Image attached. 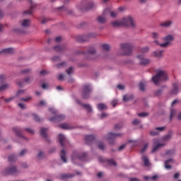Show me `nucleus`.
<instances>
[{"mask_svg":"<svg viewBox=\"0 0 181 181\" xmlns=\"http://www.w3.org/2000/svg\"><path fill=\"white\" fill-rule=\"evenodd\" d=\"M134 99V95H126L123 97V101H131V100Z\"/></svg>","mask_w":181,"mask_h":181,"instance_id":"18","label":"nucleus"},{"mask_svg":"<svg viewBox=\"0 0 181 181\" xmlns=\"http://www.w3.org/2000/svg\"><path fill=\"white\" fill-rule=\"evenodd\" d=\"M97 108L99 111H104L105 110H107V107L105 103H99L97 105Z\"/></svg>","mask_w":181,"mask_h":181,"instance_id":"14","label":"nucleus"},{"mask_svg":"<svg viewBox=\"0 0 181 181\" xmlns=\"http://www.w3.org/2000/svg\"><path fill=\"white\" fill-rule=\"evenodd\" d=\"M69 0H64V4H67V2H69Z\"/></svg>","mask_w":181,"mask_h":181,"instance_id":"58","label":"nucleus"},{"mask_svg":"<svg viewBox=\"0 0 181 181\" xmlns=\"http://www.w3.org/2000/svg\"><path fill=\"white\" fill-rule=\"evenodd\" d=\"M3 29H4V26H3L1 24H0V32H1Z\"/></svg>","mask_w":181,"mask_h":181,"instance_id":"52","label":"nucleus"},{"mask_svg":"<svg viewBox=\"0 0 181 181\" xmlns=\"http://www.w3.org/2000/svg\"><path fill=\"white\" fill-rule=\"evenodd\" d=\"M103 14H104V15H107V10H104Z\"/></svg>","mask_w":181,"mask_h":181,"instance_id":"57","label":"nucleus"},{"mask_svg":"<svg viewBox=\"0 0 181 181\" xmlns=\"http://www.w3.org/2000/svg\"><path fill=\"white\" fill-rule=\"evenodd\" d=\"M172 23H173V22H172V21H164V22L161 23L160 24V26H162V28H169V26H170V25H172Z\"/></svg>","mask_w":181,"mask_h":181,"instance_id":"13","label":"nucleus"},{"mask_svg":"<svg viewBox=\"0 0 181 181\" xmlns=\"http://www.w3.org/2000/svg\"><path fill=\"white\" fill-rule=\"evenodd\" d=\"M62 40V37H57L55 38V42H57V43L60 42Z\"/></svg>","mask_w":181,"mask_h":181,"instance_id":"43","label":"nucleus"},{"mask_svg":"<svg viewBox=\"0 0 181 181\" xmlns=\"http://www.w3.org/2000/svg\"><path fill=\"white\" fill-rule=\"evenodd\" d=\"M95 5L93 2H88L87 0H83L78 7V10L81 11L82 12H86V11H88V9H93Z\"/></svg>","mask_w":181,"mask_h":181,"instance_id":"5","label":"nucleus"},{"mask_svg":"<svg viewBox=\"0 0 181 181\" xmlns=\"http://www.w3.org/2000/svg\"><path fill=\"white\" fill-rule=\"evenodd\" d=\"M21 26L23 28H29L30 26V20L25 19L21 21Z\"/></svg>","mask_w":181,"mask_h":181,"instance_id":"11","label":"nucleus"},{"mask_svg":"<svg viewBox=\"0 0 181 181\" xmlns=\"http://www.w3.org/2000/svg\"><path fill=\"white\" fill-rule=\"evenodd\" d=\"M73 70H74V68H73V66L69 67V69H66L67 74L70 76L71 73H73Z\"/></svg>","mask_w":181,"mask_h":181,"instance_id":"29","label":"nucleus"},{"mask_svg":"<svg viewBox=\"0 0 181 181\" xmlns=\"http://www.w3.org/2000/svg\"><path fill=\"white\" fill-rule=\"evenodd\" d=\"M13 48H6L0 52V53H4L7 54H11V53H13Z\"/></svg>","mask_w":181,"mask_h":181,"instance_id":"15","label":"nucleus"},{"mask_svg":"<svg viewBox=\"0 0 181 181\" xmlns=\"http://www.w3.org/2000/svg\"><path fill=\"white\" fill-rule=\"evenodd\" d=\"M168 80V72L165 71H159L156 75L152 77V81L156 86L159 84V81H166Z\"/></svg>","mask_w":181,"mask_h":181,"instance_id":"2","label":"nucleus"},{"mask_svg":"<svg viewBox=\"0 0 181 181\" xmlns=\"http://www.w3.org/2000/svg\"><path fill=\"white\" fill-rule=\"evenodd\" d=\"M146 1H148V0H140V1H141L142 4L146 2Z\"/></svg>","mask_w":181,"mask_h":181,"instance_id":"56","label":"nucleus"},{"mask_svg":"<svg viewBox=\"0 0 181 181\" xmlns=\"http://www.w3.org/2000/svg\"><path fill=\"white\" fill-rule=\"evenodd\" d=\"M110 0H103V4H107V2H109Z\"/></svg>","mask_w":181,"mask_h":181,"instance_id":"55","label":"nucleus"},{"mask_svg":"<svg viewBox=\"0 0 181 181\" xmlns=\"http://www.w3.org/2000/svg\"><path fill=\"white\" fill-rule=\"evenodd\" d=\"M30 72H31L30 69H25L21 71V73H23V74H29Z\"/></svg>","mask_w":181,"mask_h":181,"instance_id":"33","label":"nucleus"},{"mask_svg":"<svg viewBox=\"0 0 181 181\" xmlns=\"http://www.w3.org/2000/svg\"><path fill=\"white\" fill-rule=\"evenodd\" d=\"M2 1H4V0H0V2H2Z\"/></svg>","mask_w":181,"mask_h":181,"instance_id":"63","label":"nucleus"},{"mask_svg":"<svg viewBox=\"0 0 181 181\" xmlns=\"http://www.w3.org/2000/svg\"><path fill=\"white\" fill-rule=\"evenodd\" d=\"M112 25L114 26V28H118L119 26H130L133 29L136 28L135 20H134V18L131 16L125 17L122 21H112Z\"/></svg>","mask_w":181,"mask_h":181,"instance_id":"1","label":"nucleus"},{"mask_svg":"<svg viewBox=\"0 0 181 181\" xmlns=\"http://www.w3.org/2000/svg\"><path fill=\"white\" fill-rule=\"evenodd\" d=\"M18 86L20 87H23V83L22 82H17Z\"/></svg>","mask_w":181,"mask_h":181,"instance_id":"45","label":"nucleus"},{"mask_svg":"<svg viewBox=\"0 0 181 181\" xmlns=\"http://www.w3.org/2000/svg\"><path fill=\"white\" fill-rule=\"evenodd\" d=\"M177 100H175L174 101H173L172 105H175V104H177Z\"/></svg>","mask_w":181,"mask_h":181,"instance_id":"48","label":"nucleus"},{"mask_svg":"<svg viewBox=\"0 0 181 181\" xmlns=\"http://www.w3.org/2000/svg\"><path fill=\"white\" fill-rule=\"evenodd\" d=\"M120 47L122 52L121 54L124 56H129V54H132V49H134V46L132 45V44L123 43L121 44Z\"/></svg>","mask_w":181,"mask_h":181,"instance_id":"3","label":"nucleus"},{"mask_svg":"<svg viewBox=\"0 0 181 181\" xmlns=\"http://www.w3.org/2000/svg\"><path fill=\"white\" fill-rule=\"evenodd\" d=\"M40 76H46V74H47V71H46L45 70H42L40 72Z\"/></svg>","mask_w":181,"mask_h":181,"instance_id":"36","label":"nucleus"},{"mask_svg":"<svg viewBox=\"0 0 181 181\" xmlns=\"http://www.w3.org/2000/svg\"><path fill=\"white\" fill-rule=\"evenodd\" d=\"M117 88L119 90H124V88H125V86L124 85H117Z\"/></svg>","mask_w":181,"mask_h":181,"instance_id":"40","label":"nucleus"},{"mask_svg":"<svg viewBox=\"0 0 181 181\" xmlns=\"http://www.w3.org/2000/svg\"><path fill=\"white\" fill-rule=\"evenodd\" d=\"M63 88H61V86H57V90H62Z\"/></svg>","mask_w":181,"mask_h":181,"instance_id":"54","label":"nucleus"},{"mask_svg":"<svg viewBox=\"0 0 181 181\" xmlns=\"http://www.w3.org/2000/svg\"><path fill=\"white\" fill-rule=\"evenodd\" d=\"M137 59L140 60V64H142V66H146V64H149V59H145L144 55H137Z\"/></svg>","mask_w":181,"mask_h":181,"instance_id":"10","label":"nucleus"},{"mask_svg":"<svg viewBox=\"0 0 181 181\" xmlns=\"http://www.w3.org/2000/svg\"><path fill=\"white\" fill-rule=\"evenodd\" d=\"M63 8H64V6H61L57 8L58 11H60V9H63Z\"/></svg>","mask_w":181,"mask_h":181,"instance_id":"53","label":"nucleus"},{"mask_svg":"<svg viewBox=\"0 0 181 181\" xmlns=\"http://www.w3.org/2000/svg\"><path fill=\"white\" fill-rule=\"evenodd\" d=\"M175 37L172 35H168L163 38L164 43L160 44L158 40H155L154 43L157 45H160L161 47H168L170 45V43L173 42Z\"/></svg>","mask_w":181,"mask_h":181,"instance_id":"4","label":"nucleus"},{"mask_svg":"<svg viewBox=\"0 0 181 181\" xmlns=\"http://www.w3.org/2000/svg\"><path fill=\"white\" fill-rule=\"evenodd\" d=\"M97 19L99 23H105L107 22V18L104 16H100Z\"/></svg>","mask_w":181,"mask_h":181,"instance_id":"17","label":"nucleus"},{"mask_svg":"<svg viewBox=\"0 0 181 181\" xmlns=\"http://www.w3.org/2000/svg\"><path fill=\"white\" fill-rule=\"evenodd\" d=\"M173 88L171 91V94H177L179 93V85L177 83H173Z\"/></svg>","mask_w":181,"mask_h":181,"instance_id":"12","label":"nucleus"},{"mask_svg":"<svg viewBox=\"0 0 181 181\" xmlns=\"http://www.w3.org/2000/svg\"><path fill=\"white\" fill-rule=\"evenodd\" d=\"M117 104H118V100L114 99V100L112 101V107H115V106L117 105Z\"/></svg>","mask_w":181,"mask_h":181,"instance_id":"32","label":"nucleus"},{"mask_svg":"<svg viewBox=\"0 0 181 181\" xmlns=\"http://www.w3.org/2000/svg\"><path fill=\"white\" fill-rule=\"evenodd\" d=\"M7 88H9V85L4 84L0 86V91H5V90H7Z\"/></svg>","mask_w":181,"mask_h":181,"instance_id":"23","label":"nucleus"},{"mask_svg":"<svg viewBox=\"0 0 181 181\" xmlns=\"http://www.w3.org/2000/svg\"><path fill=\"white\" fill-rule=\"evenodd\" d=\"M139 89L141 91H145V83L143 82H140L139 85Z\"/></svg>","mask_w":181,"mask_h":181,"instance_id":"27","label":"nucleus"},{"mask_svg":"<svg viewBox=\"0 0 181 181\" xmlns=\"http://www.w3.org/2000/svg\"><path fill=\"white\" fill-rule=\"evenodd\" d=\"M23 93H25V90H20L17 92V95L19 96L21 95V94H23Z\"/></svg>","mask_w":181,"mask_h":181,"instance_id":"44","label":"nucleus"},{"mask_svg":"<svg viewBox=\"0 0 181 181\" xmlns=\"http://www.w3.org/2000/svg\"><path fill=\"white\" fill-rule=\"evenodd\" d=\"M154 54L156 57H162V55L163 54V50L156 51L154 52Z\"/></svg>","mask_w":181,"mask_h":181,"instance_id":"20","label":"nucleus"},{"mask_svg":"<svg viewBox=\"0 0 181 181\" xmlns=\"http://www.w3.org/2000/svg\"><path fill=\"white\" fill-rule=\"evenodd\" d=\"M42 88L46 89V88H47V85H46V83H43L42 85Z\"/></svg>","mask_w":181,"mask_h":181,"instance_id":"46","label":"nucleus"},{"mask_svg":"<svg viewBox=\"0 0 181 181\" xmlns=\"http://www.w3.org/2000/svg\"><path fill=\"white\" fill-rule=\"evenodd\" d=\"M30 4H31L30 9L23 12L24 15H30L33 12V10L36 8V4L33 3L32 0H28Z\"/></svg>","mask_w":181,"mask_h":181,"instance_id":"9","label":"nucleus"},{"mask_svg":"<svg viewBox=\"0 0 181 181\" xmlns=\"http://www.w3.org/2000/svg\"><path fill=\"white\" fill-rule=\"evenodd\" d=\"M64 49H66L64 45H58L54 47L55 52H64Z\"/></svg>","mask_w":181,"mask_h":181,"instance_id":"16","label":"nucleus"},{"mask_svg":"<svg viewBox=\"0 0 181 181\" xmlns=\"http://www.w3.org/2000/svg\"><path fill=\"white\" fill-rule=\"evenodd\" d=\"M32 100L31 97H28L27 98H21V101H25V103H28V101H30Z\"/></svg>","mask_w":181,"mask_h":181,"instance_id":"31","label":"nucleus"},{"mask_svg":"<svg viewBox=\"0 0 181 181\" xmlns=\"http://www.w3.org/2000/svg\"><path fill=\"white\" fill-rule=\"evenodd\" d=\"M38 105H40V107H42L43 105H46V101H45V100L40 101V103H38Z\"/></svg>","mask_w":181,"mask_h":181,"instance_id":"34","label":"nucleus"},{"mask_svg":"<svg viewBox=\"0 0 181 181\" xmlns=\"http://www.w3.org/2000/svg\"><path fill=\"white\" fill-rule=\"evenodd\" d=\"M110 16H111L112 18H115V17L117 16V13L115 12V11L110 12Z\"/></svg>","mask_w":181,"mask_h":181,"instance_id":"38","label":"nucleus"},{"mask_svg":"<svg viewBox=\"0 0 181 181\" xmlns=\"http://www.w3.org/2000/svg\"><path fill=\"white\" fill-rule=\"evenodd\" d=\"M59 80L60 81H63V80H64V75H63V74H60L59 76Z\"/></svg>","mask_w":181,"mask_h":181,"instance_id":"39","label":"nucleus"},{"mask_svg":"<svg viewBox=\"0 0 181 181\" xmlns=\"http://www.w3.org/2000/svg\"><path fill=\"white\" fill-rule=\"evenodd\" d=\"M49 111L52 114H57L59 112V110H57V109H56L54 107H49Z\"/></svg>","mask_w":181,"mask_h":181,"instance_id":"24","label":"nucleus"},{"mask_svg":"<svg viewBox=\"0 0 181 181\" xmlns=\"http://www.w3.org/2000/svg\"><path fill=\"white\" fill-rule=\"evenodd\" d=\"M12 100H13V98H9L7 99H4L5 103H11V101H12Z\"/></svg>","mask_w":181,"mask_h":181,"instance_id":"42","label":"nucleus"},{"mask_svg":"<svg viewBox=\"0 0 181 181\" xmlns=\"http://www.w3.org/2000/svg\"><path fill=\"white\" fill-rule=\"evenodd\" d=\"M170 114H176V110H171Z\"/></svg>","mask_w":181,"mask_h":181,"instance_id":"50","label":"nucleus"},{"mask_svg":"<svg viewBox=\"0 0 181 181\" xmlns=\"http://www.w3.org/2000/svg\"><path fill=\"white\" fill-rule=\"evenodd\" d=\"M36 95H42V93L41 92H36Z\"/></svg>","mask_w":181,"mask_h":181,"instance_id":"51","label":"nucleus"},{"mask_svg":"<svg viewBox=\"0 0 181 181\" xmlns=\"http://www.w3.org/2000/svg\"><path fill=\"white\" fill-rule=\"evenodd\" d=\"M18 107H20L21 110H25L26 108V106H25V104L23 103H18Z\"/></svg>","mask_w":181,"mask_h":181,"instance_id":"35","label":"nucleus"},{"mask_svg":"<svg viewBox=\"0 0 181 181\" xmlns=\"http://www.w3.org/2000/svg\"><path fill=\"white\" fill-rule=\"evenodd\" d=\"M4 16V13L0 10V19Z\"/></svg>","mask_w":181,"mask_h":181,"instance_id":"49","label":"nucleus"},{"mask_svg":"<svg viewBox=\"0 0 181 181\" xmlns=\"http://www.w3.org/2000/svg\"><path fill=\"white\" fill-rule=\"evenodd\" d=\"M152 37L153 39H159V34L158 33H152Z\"/></svg>","mask_w":181,"mask_h":181,"instance_id":"30","label":"nucleus"},{"mask_svg":"<svg viewBox=\"0 0 181 181\" xmlns=\"http://www.w3.org/2000/svg\"><path fill=\"white\" fill-rule=\"evenodd\" d=\"M90 37H97V33H92L87 35H79L76 37V40L79 43H83V42H87Z\"/></svg>","mask_w":181,"mask_h":181,"instance_id":"6","label":"nucleus"},{"mask_svg":"<svg viewBox=\"0 0 181 181\" xmlns=\"http://www.w3.org/2000/svg\"><path fill=\"white\" fill-rule=\"evenodd\" d=\"M50 42V40H48V43Z\"/></svg>","mask_w":181,"mask_h":181,"instance_id":"62","label":"nucleus"},{"mask_svg":"<svg viewBox=\"0 0 181 181\" xmlns=\"http://www.w3.org/2000/svg\"><path fill=\"white\" fill-rule=\"evenodd\" d=\"M179 4H181V0H179Z\"/></svg>","mask_w":181,"mask_h":181,"instance_id":"60","label":"nucleus"},{"mask_svg":"<svg viewBox=\"0 0 181 181\" xmlns=\"http://www.w3.org/2000/svg\"><path fill=\"white\" fill-rule=\"evenodd\" d=\"M33 81V77L28 76L24 79V83H27V84H30Z\"/></svg>","mask_w":181,"mask_h":181,"instance_id":"19","label":"nucleus"},{"mask_svg":"<svg viewBox=\"0 0 181 181\" xmlns=\"http://www.w3.org/2000/svg\"><path fill=\"white\" fill-rule=\"evenodd\" d=\"M155 94L157 96L162 95V90H158Z\"/></svg>","mask_w":181,"mask_h":181,"instance_id":"37","label":"nucleus"},{"mask_svg":"<svg viewBox=\"0 0 181 181\" xmlns=\"http://www.w3.org/2000/svg\"><path fill=\"white\" fill-rule=\"evenodd\" d=\"M56 66L57 69H62V67H66V66H67V64L66 62H61L59 64H57Z\"/></svg>","mask_w":181,"mask_h":181,"instance_id":"22","label":"nucleus"},{"mask_svg":"<svg viewBox=\"0 0 181 181\" xmlns=\"http://www.w3.org/2000/svg\"><path fill=\"white\" fill-rule=\"evenodd\" d=\"M149 52V47H145L141 49V53H148Z\"/></svg>","mask_w":181,"mask_h":181,"instance_id":"28","label":"nucleus"},{"mask_svg":"<svg viewBox=\"0 0 181 181\" xmlns=\"http://www.w3.org/2000/svg\"><path fill=\"white\" fill-rule=\"evenodd\" d=\"M95 54V47L89 48L88 51V54Z\"/></svg>","mask_w":181,"mask_h":181,"instance_id":"25","label":"nucleus"},{"mask_svg":"<svg viewBox=\"0 0 181 181\" xmlns=\"http://www.w3.org/2000/svg\"><path fill=\"white\" fill-rule=\"evenodd\" d=\"M102 47L104 50H106L107 52H108L111 49V46H110V45L108 44L102 45Z\"/></svg>","mask_w":181,"mask_h":181,"instance_id":"21","label":"nucleus"},{"mask_svg":"<svg viewBox=\"0 0 181 181\" xmlns=\"http://www.w3.org/2000/svg\"><path fill=\"white\" fill-rule=\"evenodd\" d=\"M6 80V76L5 75H0V84H4Z\"/></svg>","mask_w":181,"mask_h":181,"instance_id":"26","label":"nucleus"},{"mask_svg":"<svg viewBox=\"0 0 181 181\" xmlns=\"http://www.w3.org/2000/svg\"><path fill=\"white\" fill-rule=\"evenodd\" d=\"M141 114H146V112H141Z\"/></svg>","mask_w":181,"mask_h":181,"instance_id":"61","label":"nucleus"},{"mask_svg":"<svg viewBox=\"0 0 181 181\" xmlns=\"http://www.w3.org/2000/svg\"><path fill=\"white\" fill-rule=\"evenodd\" d=\"M54 62H60V57H54L53 58Z\"/></svg>","mask_w":181,"mask_h":181,"instance_id":"41","label":"nucleus"},{"mask_svg":"<svg viewBox=\"0 0 181 181\" xmlns=\"http://www.w3.org/2000/svg\"><path fill=\"white\" fill-rule=\"evenodd\" d=\"M83 87L82 97L83 98L87 99L90 97V93H91L93 90L89 84H85Z\"/></svg>","mask_w":181,"mask_h":181,"instance_id":"7","label":"nucleus"},{"mask_svg":"<svg viewBox=\"0 0 181 181\" xmlns=\"http://www.w3.org/2000/svg\"><path fill=\"white\" fill-rule=\"evenodd\" d=\"M46 22H47V19L46 18L42 19V23H46Z\"/></svg>","mask_w":181,"mask_h":181,"instance_id":"47","label":"nucleus"},{"mask_svg":"<svg viewBox=\"0 0 181 181\" xmlns=\"http://www.w3.org/2000/svg\"><path fill=\"white\" fill-rule=\"evenodd\" d=\"M76 103H77V104H78V105H81L82 107L86 108L87 112H88V113L93 112V107H91V105H90L88 104H83V103H81L80 101V100H76Z\"/></svg>","mask_w":181,"mask_h":181,"instance_id":"8","label":"nucleus"},{"mask_svg":"<svg viewBox=\"0 0 181 181\" xmlns=\"http://www.w3.org/2000/svg\"><path fill=\"white\" fill-rule=\"evenodd\" d=\"M123 10L122 7L119 8V11H122Z\"/></svg>","mask_w":181,"mask_h":181,"instance_id":"59","label":"nucleus"}]
</instances>
